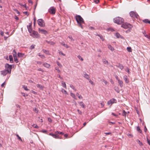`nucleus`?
Masks as SVG:
<instances>
[{
	"label": "nucleus",
	"instance_id": "nucleus-31",
	"mask_svg": "<svg viewBox=\"0 0 150 150\" xmlns=\"http://www.w3.org/2000/svg\"><path fill=\"white\" fill-rule=\"evenodd\" d=\"M38 54L43 59L45 58V56L43 54H41L40 53H39Z\"/></svg>",
	"mask_w": 150,
	"mask_h": 150
},
{
	"label": "nucleus",
	"instance_id": "nucleus-47",
	"mask_svg": "<svg viewBox=\"0 0 150 150\" xmlns=\"http://www.w3.org/2000/svg\"><path fill=\"white\" fill-rule=\"evenodd\" d=\"M24 14H25V15H26L27 16H28L29 15V13L27 11L24 12H23Z\"/></svg>",
	"mask_w": 150,
	"mask_h": 150
},
{
	"label": "nucleus",
	"instance_id": "nucleus-16",
	"mask_svg": "<svg viewBox=\"0 0 150 150\" xmlns=\"http://www.w3.org/2000/svg\"><path fill=\"white\" fill-rule=\"evenodd\" d=\"M115 35L117 38H123V37H122L120 35V34L118 33H116L115 34Z\"/></svg>",
	"mask_w": 150,
	"mask_h": 150
},
{
	"label": "nucleus",
	"instance_id": "nucleus-49",
	"mask_svg": "<svg viewBox=\"0 0 150 150\" xmlns=\"http://www.w3.org/2000/svg\"><path fill=\"white\" fill-rule=\"evenodd\" d=\"M103 81L104 83H105V85H107L108 83V82H107V81H106L104 79L103 80Z\"/></svg>",
	"mask_w": 150,
	"mask_h": 150
},
{
	"label": "nucleus",
	"instance_id": "nucleus-33",
	"mask_svg": "<svg viewBox=\"0 0 150 150\" xmlns=\"http://www.w3.org/2000/svg\"><path fill=\"white\" fill-rule=\"evenodd\" d=\"M13 58H14V61L16 63H17L18 62V59L17 58V56H14V57H13Z\"/></svg>",
	"mask_w": 150,
	"mask_h": 150
},
{
	"label": "nucleus",
	"instance_id": "nucleus-62",
	"mask_svg": "<svg viewBox=\"0 0 150 150\" xmlns=\"http://www.w3.org/2000/svg\"><path fill=\"white\" fill-rule=\"evenodd\" d=\"M5 85V82L3 83L1 85V86L2 87H4V86Z\"/></svg>",
	"mask_w": 150,
	"mask_h": 150
},
{
	"label": "nucleus",
	"instance_id": "nucleus-56",
	"mask_svg": "<svg viewBox=\"0 0 150 150\" xmlns=\"http://www.w3.org/2000/svg\"><path fill=\"white\" fill-rule=\"evenodd\" d=\"M147 140L148 144L150 145V141L149 139L148 138H147Z\"/></svg>",
	"mask_w": 150,
	"mask_h": 150
},
{
	"label": "nucleus",
	"instance_id": "nucleus-15",
	"mask_svg": "<svg viewBox=\"0 0 150 150\" xmlns=\"http://www.w3.org/2000/svg\"><path fill=\"white\" fill-rule=\"evenodd\" d=\"M108 48L112 51H113L114 50V48L110 45H108Z\"/></svg>",
	"mask_w": 150,
	"mask_h": 150
},
{
	"label": "nucleus",
	"instance_id": "nucleus-19",
	"mask_svg": "<svg viewBox=\"0 0 150 150\" xmlns=\"http://www.w3.org/2000/svg\"><path fill=\"white\" fill-rule=\"evenodd\" d=\"M118 82L120 87H122L123 86V82L121 80H118Z\"/></svg>",
	"mask_w": 150,
	"mask_h": 150
},
{
	"label": "nucleus",
	"instance_id": "nucleus-13",
	"mask_svg": "<svg viewBox=\"0 0 150 150\" xmlns=\"http://www.w3.org/2000/svg\"><path fill=\"white\" fill-rule=\"evenodd\" d=\"M43 65L44 67L47 68H49L50 66V64L47 63H44Z\"/></svg>",
	"mask_w": 150,
	"mask_h": 150
},
{
	"label": "nucleus",
	"instance_id": "nucleus-26",
	"mask_svg": "<svg viewBox=\"0 0 150 150\" xmlns=\"http://www.w3.org/2000/svg\"><path fill=\"white\" fill-rule=\"evenodd\" d=\"M42 51L44 53H45L46 54H47L48 55H50V54L49 53V52L48 51H47L46 50H43Z\"/></svg>",
	"mask_w": 150,
	"mask_h": 150
},
{
	"label": "nucleus",
	"instance_id": "nucleus-22",
	"mask_svg": "<svg viewBox=\"0 0 150 150\" xmlns=\"http://www.w3.org/2000/svg\"><path fill=\"white\" fill-rule=\"evenodd\" d=\"M47 42L48 43L50 44V45H54L55 44V42H53V41H47Z\"/></svg>",
	"mask_w": 150,
	"mask_h": 150
},
{
	"label": "nucleus",
	"instance_id": "nucleus-1",
	"mask_svg": "<svg viewBox=\"0 0 150 150\" xmlns=\"http://www.w3.org/2000/svg\"><path fill=\"white\" fill-rule=\"evenodd\" d=\"M76 20L77 23L79 24V25L82 28L81 25L82 23H84V21L82 18L79 15H77L76 16Z\"/></svg>",
	"mask_w": 150,
	"mask_h": 150
},
{
	"label": "nucleus",
	"instance_id": "nucleus-44",
	"mask_svg": "<svg viewBox=\"0 0 150 150\" xmlns=\"http://www.w3.org/2000/svg\"><path fill=\"white\" fill-rule=\"evenodd\" d=\"M16 136L18 137V139L20 140H21V141H22V140L21 138V137L19 136L18 134H16Z\"/></svg>",
	"mask_w": 150,
	"mask_h": 150
},
{
	"label": "nucleus",
	"instance_id": "nucleus-64",
	"mask_svg": "<svg viewBox=\"0 0 150 150\" xmlns=\"http://www.w3.org/2000/svg\"><path fill=\"white\" fill-rule=\"evenodd\" d=\"M48 120L49 122H51L52 121V120H51V119L50 118H48Z\"/></svg>",
	"mask_w": 150,
	"mask_h": 150
},
{
	"label": "nucleus",
	"instance_id": "nucleus-14",
	"mask_svg": "<svg viewBox=\"0 0 150 150\" xmlns=\"http://www.w3.org/2000/svg\"><path fill=\"white\" fill-rule=\"evenodd\" d=\"M49 12L50 14L54 15L56 11L55 10H49Z\"/></svg>",
	"mask_w": 150,
	"mask_h": 150
},
{
	"label": "nucleus",
	"instance_id": "nucleus-63",
	"mask_svg": "<svg viewBox=\"0 0 150 150\" xmlns=\"http://www.w3.org/2000/svg\"><path fill=\"white\" fill-rule=\"evenodd\" d=\"M28 2L29 3H31V4H33V2L31 0H28Z\"/></svg>",
	"mask_w": 150,
	"mask_h": 150
},
{
	"label": "nucleus",
	"instance_id": "nucleus-58",
	"mask_svg": "<svg viewBox=\"0 0 150 150\" xmlns=\"http://www.w3.org/2000/svg\"><path fill=\"white\" fill-rule=\"evenodd\" d=\"M77 111L78 112V113L79 114H82L80 110H78Z\"/></svg>",
	"mask_w": 150,
	"mask_h": 150
},
{
	"label": "nucleus",
	"instance_id": "nucleus-25",
	"mask_svg": "<svg viewBox=\"0 0 150 150\" xmlns=\"http://www.w3.org/2000/svg\"><path fill=\"white\" fill-rule=\"evenodd\" d=\"M61 44L62 45H63V46L65 47H66V48H68L69 47L68 46V45L67 44H65L64 42H62L61 43Z\"/></svg>",
	"mask_w": 150,
	"mask_h": 150
},
{
	"label": "nucleus",
	"instance_id": "nucleus-12",
	"mask_svg": "<svg viewBox=\"0 0 150 150\" xmlns=\"http://www.w3.org/2000/svg\"><path fill=\"white\" fill-rule=\"evenodd\" d=\"M124 80L125 81V82L127 83H128L129 82V81L127 79V76H125L123 77Z\"/></svg>",
	"mask_w": 150,
	"mask_h": 150
},
{
	"label": "nucleus",
	"instance_id": "nucleus-5",
	"mask_svg": "<svg viewBox=\"0 0 150 150\" xmlns=\"http://www.w3.org/2000/svg\"><path fill=\"white\" fill-rule=\"evenodd\" d=\"M129 14L131 17L133 18H138L139 17V15L137 13L134 11H132L129 13Z\"/></svg>",
	"mask_w": 150,
	"mask_h": 150
},
{
	"label": "nucleus",
	"instance_id": "nucleus-17",
	"mask_svg": "<svg viewBox=\"0 0 150 150\" xmlns=\"http://www.w3.org/2000/svg\"><path fill=\"white\" fill-rule=\"evenodd\" d=\"M103 62L104 64L108 65V62L107 60H106L105 59H103Z\"/></svg>",
	"mask_w": 150,
	"mask_h": 150
},
{
	"label": "nucleus",
	"instance_id": "nucleus-51",
	"mask_svg": "<svg viewBox=\"0 0 150 150\" xmlns=\"http://www.w3.org/2000/svg\"><path fill=\"white\" fill-rule=\"evenodd\" d=\"M35 46L34 45H32L30 47V49H32L34 48L35 47Z\"/></svg>",
	"mask_w": 150,
	"mask_h": 150
},
{
	"label": "nucleus",
	"instance_id": "nucleus-35",
	"mask_svg": "<svg viewBox=\"0 0 150 150\" xmlns=\"http://www.w3.org/2000/svg\"><path fill=\"white\" fill-rule=\"evenodd\" d=\"M127 114V112L125 111V110H123L122 115V116L125 117Z\"/></svg>",
	"mask_w": 150,
	"mask_h": 150
},
{
	"label": "nucleus",
	"instance_id": "nucleus-34",
	"mask_svg": "<svg viewBox=\"0 0 150 150\" xmlns=\"http://www.w3.org/2000/svg\"><path fill=\"white\" fill-rule=\"evenodd\" d=\"M13 57H15L17 56V53L15 51V50H14L13 51Z\"/></svg>",
	"mask_w": 150,
	"mask_h": 150
},
{
	"label": "nucleus",
	"instance_id": "nucleus-36",
	"mask_svg": "<svg viewBox=\"0 0 150 150\" xmlns=\"http://www.w3.org/2000/svg\"><path fill=\"white\" fill-rule=\"evenodd\" d=\"M23 88L25 90L28 91H29V90L27 88V87L25 85H23L22 86Z\"/></svg>",
	"mask_w": 150,
	"mask_h": 150
},
{
	"label": "nucleus",
	"instance_id": "nucleus-55",
	"mask_svg": "<svg viewBox=\"0 0 150 150\" xmlns=\"http://www.w3.org/2000/svg\"><path fill=\"white\" fill-rule=\"evenodd\" d=\"M55 69L57 70V71L59 72V73L60 72V71L59 69L57 67H56L55 68Z\"/></svg>",
	"mask_w": 150,
	"mask_h": 150
},
{
	"label": "nucleus",
	"instance_id": "nucleus-27",
	"mask_svg": "<svg viewBox=\"0 0 150 150\" xmlns=\"http://www.w3.org/2000/svg\"><path fill=\"white\" fill-rule=\"evenodd\" d=\"M61 91L63 93H64L65 94H66V95L68 94V93H67V91H66L65 90H64L63 89H62V90H61Z\"/></svg>",
	"mask_w": 150,
	"mask_h": 150
},
{
	"label": "nucleus",
	"instance_id": "nucleus-52",
	"mask_svg": "<svg viewBox=\"0 0 150 150\" xmlns=\"http://www.w3.org/2000/svg\"><path fill=\"white\" fill-rule=\"evenodd\" d=\"M59 53L60 54L62 55H63L64 56H65V54H63V53L62 52V51H60L59 52Z\"/></svg>",
	"mask_w": 150,
	"mask_h": 150
},
{
	"label": "nucleus",
	"instance_id": "nucleus-2",
	"mask_svg": "<svg viewBox=\"0 0 150 150\" xmlns=\"http://www.w3.org/2000/svg\"><path fill=\"white\" fill-rule=\"evenodd\" d=\"M114 22L118 24H120L123 23L124 20L123 18L119 17H117L113 19Z\"/></svg>",
	"mask_w": 150,
	"mask_h": 150
},
{
	"label": "nucleus",
	"instance_id": "nucleus-21",
	"mask_svg": "<svg viewBox=\"0 0 150 150\" xmlns=\"http://www.w3.org/2000/svg\"><path fill=\"white\" fill-rule=\"evenodd\" d=\"M70 96L74 99H76L75 95L72 93H70Z\"/></svg>",
	"mask_w": 150,
	"mask_h": 150
},
{
	"label": "nucleus",
	"instance_id": "nucleus-45",
	"mask_svg": "<svg viewBox=\"0 0 150 150\" xmlns=\"http://www.w3.org/2000/svg\"><path fill=\"white\" fill-rule=\"evenodd\" d=\"M93 2L96 4H98L99 2V0H94Z\"/></svg>",
	"mask_w": 150,
	"mask_h": 150
},
{
	"label": "nucleus",
	"instance_id": "nucleus-61",
	"mask_svg": "<svg viewBox=\"0 0 150 150\" xmlns=\"http://www.w3.org/2000/svg\"><path fill=\"white\" fill-rule=\"evenodd\" d=\"M78 98L79 99H82L83 98L82 97L81 95H79Z\"/></svg>",
	"mask_w": 150,
	"mask_h": 150
},
{
	"label": "nucleus",
	"instance_id": "nucleus-60",
	"mask_svg": "<svg viewBox=\"0 0 150 150\" xmlns=\"http://www.w3.org/2000/svg\"><path fill=\"white\" fill-rule=\"evenodd\" d=\"M115 77L116 79L118 81V80H120L118 78V76L117 75H115Z\"/></svg>",
	"mask_w": 150,
	"mask_h": 150
},
{
	"label": "nucleus",
	"instance_id": "nucleus-43",
	"mask_svg": "<svg viewBox=\"0 0 150 150\" xmlns=\"http://www.w3.org/2000/svg\"><path fill=\"white\" fill-rule=\"evenodd\" d=\"M32 126L34 128H38L39 127L37 125H35V124H33L32 125Z\"/></svg>",
	"mask_w": 150,
	"mask_h": 150
},
{
	"label": "nucleus",
	"instance_id": "nucleus-41",
	"mask_svg": "<svg viewBox=\"0 0 150 150\" xmlns=\"http://www.w3.org/2000/svg\"><path fill=\"white\" fill-rule=\"evenodd\" d=\"M70 86L71 88L74 90L75 91H76V89L75 88V87L73 85H70Z\"/></svg>",
	"mask_w": 150,
	"mask_h": 150
},
{
	"label": "nucleus",
	"instance_id": "nucleus-24",
	"mask_svg": "<svg viewBox=\"0 0 150 150\" xmlns=\"http://www.w3.org/2000/svg\"><path fill=\"white\" fill-rule=\"evenodd\" d=\"M79 104L82 108H84V105L83 102H79Z\"/></svg>",
	"mask_w": 150,
	"mask_h": 150
},
{
	"label": "nucleus",
	"instance_id": "nucleus-29",
	"mask_svg": "<svg viewBox=\"0 0 150 150\" xmlns=\"http://www.w3.org/2000/svg\"><path fill=\"white\" fill-rule=\"evenodd\" d=\"M37 86L38 88L41 89H42L43 88V86H42L41 85L39 84H37Z\"/></svg>",
	"mask_w": 150,
	"mask_h": 150
},
{
	"label": "nucleus",
	"instance_id": "nucleus-39",
	"mask_svg": "<svg viewBox=\"0 0 150 150\" xmlns=\"http://www.w3.org/2000/svg\"><path fill=\"white\" fill-rule=\"evenodd\" d=\"M115 90L117 91V92L119 93L120 92V91L117 87H115Z\"/></svg>",
	"mask_w": 150,
	"mask_h": 150
},
{
	"label": "nucleus",
	"instance_id": "nucleus-38",
	"mask_svg": "<svg viewBox=\"0 0 150 150\" xmlns=\"http://www.w3.org/2000/svg\"><path fill=\"white\" fill-rule=\"evenodd\" d=\"M56 63L57 65L59 67L61 68L62 67V65L58 61H57L56 62Z\"/></svg>",
	"mask_w": 150,
	"mask_h": 150
},
{
	"label": "nucleus",
	"instance_id": "nucleus-59",
	"mask_svg": "<svg viewBox=\"0 0 150 150\" xmlns=\"http://www.w3.org/2000/svg\"><path fill=\"white\" fill-rule=\"evenodd\" d=\"M14 18L16 20H18L19 19L16 16H15L14 17Z\"/></svg>",
	"mask_w": 150,
	"mask_h": 150
},
{
	"label": "nucleus",
	"instance_id": "nucleus-53",
	"mask_svg": "<svg viewBox=\"0 0 150 150\" xmlns=\"http://www.w3.org/2000/svg\"><path fill=\"white\" fill-rule=\"evenodd\" d=\"M57 76L58 77H59V78L61 79L62 80H63V78L62 77H61L60 76V75L59 74H58L57 75Z\"/></svg>",
	"mask_w": 150,
	"mask_h": 150
},
{
	"label": "nucleus",
	"instance_id": "nucleus-9",
	"mask_svg": "<svg viewBox=\"0 0 150 150\" xmlns=\"http://www.w3.org/2000/svg\"><path fill=\"white\" fill-rule=\"evenodd\" d=\"M31 33L33 35V37L35 38H38L39 36L38 33L35 31H33Z\"/></svg>",
	"mask_w": 150,
	"mask_h": 150
},
{
	"label": "nucleus",
	"instance_id": "nucleus-50",
	"mask_svg": "<svg viewBox=\"0 0 150 150\" xmlns=\"http://www.w3.org/2000/svg\"><path fill=\"white\" fill-rule=\"evenodd\" d=\"M4 34V33L3 31H2L1 30L0 31V34L2 36H3Z\"/></svg>",
	"mask_w": 150,
	"mask_h": 150
},
{
	"label": "nucleus",
	"instance_id": "nucleus-46",
	"mask_svg": "<svg viewBox=\"0 0 150 150\" xmlns=\"http://www.w3.org/2000/svg\"><path fill=\"white\" fill-rule=\"evenodd\" d=\"M144 36L146 37H148V35L146 34L145 31H144L143 32Z\"/></svg>",
	"mask_w": 150,
	"mask_h": 150
},
{
	"label": "nucleus",
	"instance_id": "nucleus-37",
	"mask_svg": "<svg viewBox=\"0 0 150 150\" xmlns=\"http://www.w3.org/2000/svg\"><path fill=\"white\" fill-rule=\"evenodd\" d=\"M49 135H51L52 136V137H53L54 138H55L56 137V135L55 134H53L51 133H50L49 134Z\"/></svg>",
	"mask_w": 150,
	"mask_h": 150
},
{
	"label": "nucleus",
	"instance_id": "nucleus-28",
	"mask_svg": "<svg viewBox=\"0 0 150 150\" xmlns=\"http://www.w3.org/2000/svg\"><path fill=\"white\" fill-rule=\"evenodd\" d=\"M143 21L145 23H148L150 24V21L147 19H145L143 20Z\"/></svg>",
	"mask_w": 150,
	"mask_h": 150
},
{
	"label": "nucleus",
	"instance_id": "nucleus-3",
	"mask_svg": "<svg viewBox=\"0 0 150 150\" xmlns=\"http://www.w3.org/2000/svg\"><path fill=\"white\" fill-rule=\"evenodd\" d=\"M121 27L125 29L128 28L131 29L132 27V26L130 23H125L121 25Z\"/></svg>",
	"mask_w": 150,
	"mask_h": 150
},
{
	"label": "nucleus",
	"instance_id": "nucleus-40",
	"mask_svg": "<svg viewBox=\"0 0 150 150\" xmlns=\"http://www.w3.org/2000/svg\"><path fill=\"white\" fill-rule=\"evenodd\" d=\"M77 57L78 58L80 59L81 61H83V58L81 57V56L80 55H78L77 56Z\"/></svg>",
	"mask_w": 150,
	"mask_h": 150
},
{
	"label": "nucleus",
	"instance_id": "nucleus-10",
	"mask_svg": "<svg viewBox=\"0 0 150 150\" xmlns=\"http://www.w3.org/2000/svg\"><path fill=\"white\" fill-rule=\"evenodd\" d=\"M28 31L29 33H31L32 31V24L30 23L29 25L27 26Z\"/></svg>",
	"mask_w": 150,
	"mask_h": 150
},
{
	"label": "nucleus",
	"instance_id": "nucleus-8",
	"mask_svg": "<svg viewBox=\"0 0 150 150\" xmlns=\"http://www.w3.org/2000/svg\"><path fill=\"white\" fill-rule=\"evenodd\" d=\"M117 102V101L116 99L114 98L110 100L108 102V105H111L114 103H116Z\"/></svg>",
	"mask_w": 150,
	"mask_h": 150
},
{
	"label": "nucleus",
	"instance_id": "nucleus-18",
	"mask_svg": "<svg viewBox=\"0 0 150 150\" xmlns=\"http://www.w3.org/2000/svg\"><path fill=\"white\" fill-rule=\"evenodd\" d=\"M24 55V54L18 52V57H23Z\"/></svg>",
	"mask_w": 150,
	"mask_h": 150
},
{
	"label": "nucleus",
	"instance_id": "nucleus-20",
	"mask_svg": "<svg viewBox=\"0 0 150 150\" xmlns=\"http://www.w3.org/2000/svg\"><path fill=\"white\" fill-rule=\"evenodd\" d=\"M9 59H10V61L11 63H12L13 62V58L12 57V56L11 55H9Z\"/></svg>",
	"mask_w": 150,
	"mask_h": 150
},
{
	"label": "nucleus",
	"instance_id": "nucleus-6",
	"mask_svg": "<svg viewBox=\"0 0 150 150\" xmlns=\"http://www.w3.org/2000/svg\"><path fill=\"white\" fill-rule=\"evenodd\" d=\"M5 69L8 71L9 74H11V70L12 69V66L11 65H10L8 64H6L5 66Z\"/></svg>",
	"mask_w": 150,
	"mask_h": 150
},
{
	"label": "nucleus",
	"instance_id": "nucleus-48",
	"mask_svg": "<svg viewBox=\"0 0 150 150\" xmlns=\"http://www.w3.org/2000/svg\"><path fill=\"white\" fill-rule=\"evenodd\" d=\"M89 82L92 85H94V83H93V82L91 80L89 79Z\"/></svg>",
	"mask_w": 150,
	"mask_h": 150
},
{
	"label": "nucleus",
	"instance_id": "nucleus-54",
	"mask_svg": "<svg viewBox=\"0 0 150 150\" xmlns=\"http://www.w3.org/2000/svg\"><path fill=\"white\" fill-rule=\"evenodd\" d=\"M69 38L71 40H72L73 41H74V40L73 39L72 37L71 36H69Z\"/></svg>",
	"mask_w": 150,
	"mask_h": 150
},
{
	"label": "nucleus",
	"instance_id": "nucleus-4",
	"mask_svg": "<svg viewBox=\"0 0 150 150\" xmlns=\"http://www.w3.org/2000/svg\"><path fill=\"white\" fill-rule=\"evenodd\" d=\"M38 25L42 27H44L45 25V23L44 20L42 19H40L38 20Z\"/></svg>",
	"mask_w": 150,
	"mask_h": 150
},
{
	"label": "nucleus",
	"instance_id": "nucleus-32",
	"mask_svg": "<svg viewBox=\"0 0 150 150\" xmlns=\"http://www.w3.org/2000/svg\"><path fill=\"white\" fill-rule=\"evenodd\" d=\"M127 51L129 52H132V49L131 47H128L127 48Z\"/></svg>",
	"mask_w": 150,
	"mask_h": 150
},
{
	"label": "nucleus",
	"instance_id": "nucleus-57",
	"mask_svg": "<svg viewBox=\"0 0 150 150\" xmlns=\"http://www.w3.org/2000/svg\"><path fill=\"white\" fill-rule=\"evenodd\" d=\"M59 134V132L58 131L55 132V134H56V135H57L58 134Z\"/></svg>",
	"mask_w": 150,
	"mask_h": 150
},
{
	"label": "nucleus",
	"instance_id": "nucleus-30",
	"mask_svg": "<svg viewBox=\"0 0 150 150\" xmlns=\"http://www.w3.org/2000/svg\"><path fill=\"white\" fill-rule=\"evenodd\" d=\"M84 77L85 78H86L87 79L89 80V75L88 74H86V73L84 74Z\"/></svg>",
	"mask_w": 150,
	"mask_h": 150
},
{
	"label": "nucleus",
	"instance_id": "nucleus-11",
	"mask_svg": "<svg viewBox=\"0 0 150 150\" xmlns=\"http://www.w3.org/2000/svg\"><path fill=\"white\" fill-rule=\"evenodd\" d=\"M8 71L5 69L1 71V74L3 76H5L7 74L9 73Z\"/></svg>",
	"mask_w": 150,
	"mask_h": 150
},
{
	"label": "nucleus",
	"instance_id": "nucleus-7",
	"mask_svg": "<svg viewBox=\"0 0 150 150\" xmlns=\"http://www.w3.org/2000/svg\"><path fill=\"white\" fill-rule=\"evenodd\" d=\"M38 31L39 33L44 34L45 35H46L48 33L47 32L46 30L42 28H39Z\"/></svg>",
	"mask_w": 150,
	"mask_h": 150
},
{
	"label": "nucleus",
	"instance_id": "nucleus-42",
	"mask_svg": "<svg viewBox=\"0 0 150 150\" xmlns=\"http://www.w3.org/2000/svg\"><path fill=\"white\" fill-rule=\"evenodd\" d=\"M137 130L140 133H141L142 132V130L140 129V128L139 126L137 127Z\"/></svg>",
	"mask_w": 150,
	"mask_h": 150
},
{
	"label": "nucleus",
	"instance_id": "nucleus-23",
	"mask_svg": "<svg viewBox=\"0 0 150 150\" xmlns=\"http://www.w3.org/2000/svg\"><path fill=\"white\" fill-rule=\"evenodd\" d=\"M62 86L65 88L66 89L67 88L65 82L62 81Z\"/></svg>",
	"mask_w": 150,
	"mask_h": 150
}]
</instances>
